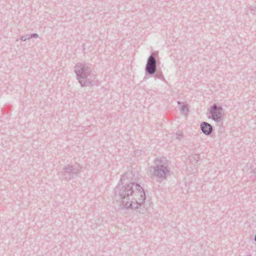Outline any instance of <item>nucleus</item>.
Listing matches in <instances>:
<instances>
[{
	"instance_id": "1",
	"label": "nucleus",
	"mask_w": 256,
	"mask_h": 256,
	"mask_svg": "<svg viewBox=\"0 0 256 256\" xmlns=\"http://www.w3.org/2000/svg\"><path fill=\"white\" fill-rule=\"evenodd\" d=\"M146 70L150 74H154L156 70V60L152 56H150L148 60Z\"/></svg>"
},
{
	"instance_id": "2",
	"label": "nucleus",
	"mask_w": 256,
	"mask_h": 256,
	"mask_svg": "<svg viewBox=\"0 0 256 256\" xmlns=\"http://www.w3.org/2000/svg\"><path fill=\"white\" fill-rule=\"evenodd\" d=\"M201 128L204 134H209L212 132V127L210 124L206 122H203L201 124Z\"/></svg>"
},
{
	"instance_id": "3",
	"label": "nucleus",
	"mask_w": 256,
	"mask_h": 256,
	"mask_svg": "<svg viewBox=\"0 0 256 256\" xmlns=\"http://www.w3.org/2000/svg\"><path fill=\"white\" fill-rule=\"evenodd\" d=\"M212 118L214 120H218L220 119V116L217 114H214L212 110Z\"/></svg>"
},
{
	"instance_id": "4",
	"label": "nucleus",
	"mask_w": 256,
	"mask_h": 256,
	"mask_svg": "<svg viewBox=\"0 0 256 256\" xmlns=\"http://www.w3.org/2000/svg\"><path fill=\"white\" fill-rule=\"evenodd\" d=\"M214 110H215L216 109V106L213 107Z\"/></svg>"
}]
</instances>
